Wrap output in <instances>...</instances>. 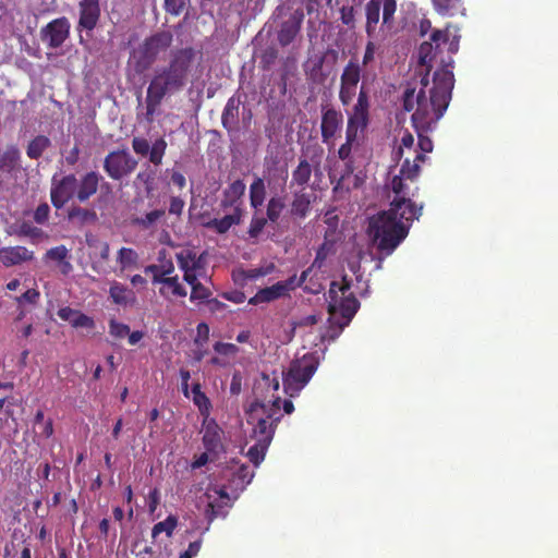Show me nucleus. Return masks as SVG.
<instances>
[{
  "label": "nucleus",
  "instance_id": "nucleus-53",
  "mask_svg": "<svg viewBox=\"0 0 558 558\" xmlns=\"http://www.w3.org/2000/svg\"><path fill=\"white\" fill-rule=\"evenodd\" d=\"M69 251L64 245L51 247L45 254V257L56 262H62L68 257Z\"/></svg>",
  "mask_w": 558,
  "mask_h": 558
},
{
  "label": "nucleus",
  "instance_id": "nucleus-54",
  "mask_svg": "<svg viewBox=\"0 0 558 558\" xmlns=\"http://www.w3.org/2000/svg\"><path fill=\"white\" fill-rule=\"evenodd\" d=\"M132 148L135 154L141 156L149 155L150 146L146 138L135 136L132 140Z\"/></svg>",
  "mask_w": 558,
  "mask_h": 558
},
{
  "label": "nucleus",
  "instance_id": "nucleus-7",
  "mask_svg": "<svg viewBox=\"0 0 558 558\" xmlns=\"http://www.w3.org/2000/svg\"><path fill=\"white\" fill-rule=\"evenodd\" d=\"M172 40V34L167 31L155 33L145 38V40L132 51L130 57L135 72L142 74L149 70L159 54L171 46Z\"/></svg>",
  "mask_w": 558,
  "mask_h": 558
},
{
  "label": "nucleus",
  "instance_id": "nucleus-37",
  "mask_svg": "<svg viewBox=\"0 0 558 558\" xmlns=\"http://www.w3.org/2000/svg\"><path fill=\"white\" fill-rule=\"evenodd\" d=\"M286 207V203L283 197L280 196H272L266 206V216L267 219L271 223H277L283 209Z\"/></svg>",
  "mask_w": 558,
  "mask_h": 558
},
{
  "label": "nucleus",
  "instance_id": "nucleus-22",
  "mask_svg": "<svg viewBox=\"0 0 558 558\" xmlns=\"http://www.w3.org/2000/svg\"><path fill=\"white\" fill-rule=\"evenodd\" d=\"M165 217L166 210L163 208L153 209L143 216H133L131 225L143 231H154L165 220Z\"/></svg>",
  "mask_w": 558,
  "mask_h": 558
},
{
  "label": "nucleus",
  "instance_id": "nucleus-8",
  "mask_svg": "<svg viewBox=\"0 0 558 558\" xmlns=\"http://www.w3.org/2000/svg\"><path fill=\"white\" fill-rule=\"evenodd\" d=\"M318 364V359L311 353L293 361L283 377L284 392L290 397L298 396L315 374Z\"/></svg>",
  "mask_w": 558,
  "mask_h": 558
},
{
  "label": "nucleus",
  "instance_id": "nucleus-5",
  "mask_svg": "<svg viewBox=\"0 0 558 558\" xmlns=\"http://www.w3.org/2000/svg\"><path fill=\"white\" fill-rule=\"evenodd\" d=\"M350 289L351 283L343 278L340 283L332 281L328 291L329 320L331 325H337L338 332L350 324L360 307V302Z\"/></svg>",
  "mask_w": 558,
  "mask_h": 558
},
{
  "label": "nucleus",
  "instance_id": "nucleus-27",
  "mask_svg": "<svg viewBox=\"0 0 558 558\" xmlns=\"http://www.w3.org/2000/svg\"><path fill=\"white\" fill-rule=\"evenodd\" d=\"M191 287L190 301L193 303H205L213 295L211 290L204 286L195 276H187L184 280Z\"/></svg>",
  "mask_w": 558,
  "mask_h": 558
},
{
  "label": "nucleus",
  "instance_id": "nucleus-13",
  "mask_svg": "<svg viewBox=\"0 0 558 558\" xmlns=\"http://www.w3.org/2000/svg\"><path fill=\"white\" fill-rule=\"evenodd\" d=\"M343 125V114L340 110L328 107L322 109L320 134L324 144L331 147L336 135Z\"/></svg>",
  "mask_w": 558,
  "mask_h": 558
},
{
  "label": "nucleus",
  "instance_id": "nucleus-64",
  "mask_svg": "<svg viewBox=\"0 0 558 558\" xmlns=\"http://www.w3.org/2000/svg\"><path fill=\"white\" fill-rule=\"evenodd\" d=\"M430 43L437 48V50L440 48L442 44H446L448 41V33L446 31L435 29L429 38Z\"/></svg>",
  "mask_w": 558,
  "mask_h": 558
},
{
  "label": "nucleus",
  "instance_id": "nucleus-46",
  "mask_svg": "<svg viewBox=\"0 0 558 558\" xmlns=\"http://www.w3.org/2000/svg\"><path fill=\"white\" fill-rule=\"evenodd\" d=\"M17 235L39 239L44 235V231L29 221H22L19 226Z\"/></svg>",
  "mask_w": 558,
  "mask_h": 558
},
{
  "label": "nucleus",
  "instance_id": "nucleus-50",
  "mask_svg": "<svg viewBox=\"0 0 558 558\" xmlns=\"http://www.w3.org/2000/svg\"><path fill=\"white\" fill-rule=\"evenodd\" d=\"M275 268H276L275 264L270 263L266 266L252 268V269L244 271V277L250 280H256L258 278L270 275L275 270Z\"/></svg>",
  "mask_w": 558,
  "mask_h": 558
},
{
  "label": "nucleus",
  "instance_id": "nucleus-14",
  "mask_svg": "<svg viewBox=\"0 0 558 558\" xmlns=\"http://www.w3.org/2000/svg\"><path fill=\"white\" fill-rule=\"evenodd\" d=\"M70 24L65 17L56 19L43 29V37L51 48H59L69 36Z\"/></svg>",
  "mask_w": 558,
  "mask_h": 558
},
{
  "label": "nucleus",
  "instance_id": "nucleus-42",
  "mask_svg": "<svg viewBox=\"0 0 558 558\" xmlns=\"http://www.w3.org/2000/svg\"><path fill=\"white\" fill-rule=\"evenodd\" d=\"M20 159V151L16 147L8 148L0 157V170L11 171Z\"/></svg>",
  "mask_w": 558,
  "mask_h": 558
},
{
  "label": "nucleus",
  "instance_id": "nucleus-6",
  "mask_svg": "<svg viewBox=\"0 0 558 558\" xmlns=\"http://www.w3.org/2000/svg\"><path fill=\"white\" fill-rule=\"evenodd\" d=\"M271 404L268 405L259 400L251 403L247 414V423L253 425L252 438L256 441L270 444L277 424L280 422V397L272 396Z\"/></svg>",
  "mask_w": 558,
  "mask_h": 558
},
{
  "label": "nucleus",
  "instance_id": "nucleus-36",
  "mask_svg": "<svg viewBox=\"0 0 558 558\" xmlns=\"http://www.w3.org/2000/svg\"><path fill=\"white\" fill-rule=\"evenodd\" d=\"M300 32V23L284 22L278 33V41L282 47L290 45Z\"/></svg>",
  "mask_w": 558,
  "mask_h": 558
},
{
  "label": "nucleus",
  "instance_id": "nucleus-63",
  "mask_svg": "<svg viewBox=\"0 0 558 558\" xmlns=\"http://www.w3.org/2000/svg\"><path fill=\"white\" fill-rule=\"evenodd\" d=\"M185 203L184 201L179 196H171L170 197V204H169V214L181 216L184 209Z\"/></svg>",
  "mask_w": 558,
  "mask_h": 558
},
{
  "label": "nucleus",
  "instance_id": "nucleus-4",
  "mask_svg": "<svg viewBox=\"0 0 558 558\" xmlns=\"http://www.w3.org/2000/svg\"><path fill=\"white\" fill-rule=\"evenodd\" d=\"M423 206L413 201L393 199L388 210H383L369 219L368 233L378 251L391 254L407 238L415 219L422 215Z\"/></svg>",
  "mask_w": 558,
  "mask_h": 558
},
{
  "label": "nucleus",
  "instance_id": "nucleus-28",
  "mask_svg": "<svg viewBox=\"0 0 558 558\" xmlns=\"http://www.w3.org/2000/svg\"><path fill=\"white\" fill-rule=\"evenodd\" d=\"M283 296H286V294L282 291V286L276 282L270 287L259 289L257 293L248 300V304L257 305L259 303H269Z\"/></svg>",
  "mask_w": 558,
  "mask_h": 558
},
{
  "label": "nucleus",
  "instance_id": "nucleus-38",
  "mask_svg": "<svg viewBox=\"0 0 558 558\" xmlns=\"http://www.w3.org/2000/svg\"><path fill=\"white\" fill-rule=\"evenodd\" d=\"M178 525V518L170 514L166 520L156 523L151 530V537L156 539L160 533H166L168 537H171Z\"/></svg>",
  "mask_w": 558,
  "mask_h": 558
},
{
  "label": "nucleus",
  "instance_id": "nucleus-9",
  "mask_svg": "<svg viewBox=\"0 0 558 558\" xmlns=\"http://www.w3.org/2000/svg\"><path fill=\"white\" fill-rule=\"evenodd\" d=\"M425 161V156L423 154L415 155L413 161L410 158H405L403 163L401 165L400 171L398 175H395L391 181V190L396 194L395 199H407L412 201L410 196H415L418 186H414L413 190L410 189L407 181L414 182L421 172L420 163Z\"/></svg>",
  "mask_w": 558,
  "mask_h": 558
},
{
  "label": "nucleus",
  "instance_id": "nucleus-32",
  "mask_svg": "<svg viewBox=\"0 0 558 558\" xmlns=\"http://www.w3.org/2000/svg\"><path fill=\"white\" fill-rule=\"evenodd\" d=\"M436 12L444 16H454L462 12V0H432Z\"/></svg>",
  "mask_w": 558,
  "mask_h": 558
},
{
  "label": "nucleus",
  "instance_id": "nucleus-58",
  "mask_svg": "<svg viewBox=\"0 0 558 558\" xmlns=\"http://www.w3.org/2000/svg\"><path fill=\"white\" fill-rule=\"evenodd\" d=\"M397 9L396 0H384L383 1V23L388 24L393 17Z\"/></svg>",
  "mask_w": 558,
  "mask_h": 558
},
{
  "label": "nucleus",
  "instance_id": "nucleus-12",
  "mask_svg": "<svg viewBox=\"0 0 558 558\" xmlns=\"http://www.w3.org/2000/svg\"><path fill=\"white\" fill-rule=\"evenodd\" d=\"M76 194L75 174H66L60 180L52 179L50 199L54 208L61 209Z\"/></svg>",
  "mask_w": 558,
  "mask_h": 558
},
{
  "label": "nucleus",
  "instance_id": "nucleus-17",
  "mask_svg": "<svg viewBox=\"0 0 558 558\" xmlns=\"http://www.w3.org/2000/svg\"><path fill=\"white\" fill-rule=\"evenodd\" d=\"M78 27L93 31L100 19L99 0H80L78 2Z\"/></svg>",
  "mask_w": 558,
  "mask_h": 558
},
{
  "label": "nucleus",
  "instance_id": "nucleus-24",
  "mask_svg": "<svg viewBox=\"0 0 558 558\" xmlns=\"http://www.w3.org/2000/svg\"><path fill=\"white\" fill-rule=\"evenodd\" d=\"M58 316L62 320L70 322L74 328H94L95 326L92 317L70 306L61 307L58 311Z\"/></svg>",
  "mask_w": 558,
  "mask_h": 558
},
{
  "label": "nucleus",
  "instance_id": "nucleus-20",
  "mask_svg": "<svg viewBox=\"0 0 558 558\" xmlns=\"http://www.w3.org/2000/svg\"><path fill=\"white\" fill-rule=\"evenodd\" d=\"M242 104L241 97L233 95L230 97L221 114V124L229 133L239 129V109Z\"/></svg>",
  "mask_w": 558,
  "mask_h": 558
},
{
  "label": "nucleus",
  "instance_id": "nucleus-21",
  "mask_svg": "<svg viewBox=\"0 0 558 558\" xmlns=\"http://www.w3.org/2000/svg\"><path fill=\"white\" fill-rule=\"evenodd\" d=\"M109 298L113 304L123 307H132L137 301L135 292L119 281L110 283Z\"/></svg>",
  "mask_w": 558,
  "mask_h": 558
},
{
  "label": "nucleus",
  "instance_id": "nucleus-39",
  "mask_svg": "<svg viewBox=\"0 0 558 558\" xmlns=\"http://www.w3.org/2000/svg\"><path fill=\"white\" fill-rule=\"evenodd\" d=\"M366 11V32L371 34L377 23L379 22L380 14V1L379 0H369L365 8Z\"/></svg>",
  "mask_w": 558,
  "mask_h": 558
},
{
  "label": "nucleus",
  "instance_id": "nucleus-2",
  "mask_svg": "<svg viewBox=\"0 0 558 558\" xmlns=\"http://www.w3.org/2000/svg\"><path fill=\"white\" fill-rule=\"evenodd\" d=\"M420 84L418 89L408 87L404 90L403 109L413 111L411 122L414 130L434 131L450 102L454 76L451 70L441 68L435 71L432 84L426 76Z\"/></svg>",
  "mask_w": 558,
  "mask_h": 558
},
{
  "label": "nucleus",
  "instance_id": "nucleus-26",
  "mask_svg": "<svg viewBox=\"0 0 558 558\" xmlns=\"http://www.w3.org/2000/svg\"><path fill=\"white\" fill-rule=\"evenodd\" d=\"M221 428L215 421H210L206 424L204 435H203V445L207 452H217L221 447Z\"/></svg>",
  "mask_w": 558,
  "mask_h": 558
},
{
  "label": "nucleus",
  "instance_id": "nucleus-59",
  "mask_svg": "<svg viewBox=\"0 0 558 558\" xmlns=\"http://www.w3.org/2000/svg\"><path fill=\"white\" fill-rule=\"evenodd\" d=\"M414 146V136L409 132L405 131L400 140V145L398 147V150L396 155L401 158L404 149H412Z\"/></svg>",
  "mask_w": 558,
  "mask_h": 558
},
{
  "label": "nucleus",
  "instance_id": "nucleus-47",
  "mask_svg": "<svg viewBox=\"0 0 558 558\" xmlns=\"http://www.w3.org/2000/svg\"><path fill=\"white\" fill-rule=\"evenodd\" d=\"M417 133V147L420 149L418 154H423L426 157V154L432 153L434 148V143L432 138L428 136V133L432 131H421L415 130Z\"/></svg>",
  "mask_w": 558,
  "mask_h": 558
},
{
  "label": "nucleus",
  "instance_id": "nucleus-18",
  "mask_svg": "<svg viewBox=\"0 0 558 558\" xmlns=\"http://www.w3.org/2000/svg\"><path fill=\"white\" fill-rule=\"evenodd\" d=\"M245 190V183L241 179L233 181L227 189H225L220 207L222 209L233 208V210H239L243 216L244 210L242 208V197Z\"/></svg>",
  "mask_w": 558,
  "mask_h": 558
},
{
  "label": "nucleus",
  "instance_id": "nucleus-52",
  "mask_svg": "<svg viewBox=\"0 0 558 558\" xmlns=\"http://www.w3.org/2000/svg\"><path fill=\"white\" fill-rule=\"evenodd\" d=\"M268 221L269 220L267 219V217L265 218L254 216L251 220L250 228L247 231L250 238H258V235L262 233Z\"/></svg>",
  "mask_w": 558,
  "mask_h": 558
},
{
  "label": "nucleus",
  "instance_id": "nucleus-43",
  "mask_svg": "<svg viewBox=\"0 0 558 558\" xmlns=\"http://www.w3.org/2000/svg\"><path fill=\"white\" fill-rule=\"evenodd\" d=\"M167 142L165 138L160 137L153 143L149 151V161L155 166H159L162 163V158L166 154Z\"/></svg>",
  "mask_w": 558,
  "mask_h": 558
},
{
  "label": "nucleus",
  "instance_id": "nucleus-11",
  "mask_svg": "<svg viewBox=\"0 0 558 558\" xmlns=\"http://www.w3.org/2000/svg\"><path fill=\"white\" fill-rule=\"evenodd\" d=\"M137 165L138 161L126 149L110 151L104 159V170L116 181L130 175Z\"/></svg>",
  "mask_w": 558,
  "mask_h": 558
},
{
  "label": "nucleus",
  "instance_id": "nucleus-51",
  "mask_svg": "<svg viewBox=\"0 0 558 558\" xmlns=\"http://www.w3.org/2000/svg\"><path fill=\"white\" fill-rule=\"evenodd\" d=\"M109 333L117 339H122L130 333V327L124 323L111 319L109 322Z\"/></svg>",
  "mask_w": 558,
  "mask_h": 558
},
{
  "label": "nucleus",
  "instance_id": "nucleus-44",
  "mask_svg": "<svg viewBox=\"0 0 558 558\" xmlns=\"http://www.w3.org/2000/svg\"><path fill=\"white\" fill-rule=\"evenodd\" d=\"M269 445L270 444L267 442L256 441L255 445L250 447L247 451V457L255 466H258L260 462L264 460Z\"/></svg>",
  "mask_w": 558,
  "mask_h": 558
},
{
  "label": "nucleus",
  "instance_id": "nucleus-41",
  "mask_svg": "<svg viewBox=\"0 0 558 558\" xmlns=\"http://www.w3.org/2000/svg\"><path fill=\"white\" fill-rule=\"evenodd\" d=\"M254 473L251 471L248 465H241L236 469L232 474V478L230 480L236 488L243 489L247 484L251 483Z\"/></svg>",
  "mask_w": 558,
  "mask_h": 558
},
{
  "label": "nucleus",
  "instance_id": "nucleus-3",
  "mask_svg": "<svg viewBox=\"0 0 558 558\" xmlns=\"http://www.w3.org/2000/svg\"><path fill=\"white\" fill-rule=\"evenodd\" d=\"M193 47L175 49L171 52L167 66L158 69L151 77L146 92L145 120L153 123L155 116L167 95L182 90L189 80L196 57Z\"/></svg>",
  "mask_w": 558,
  "mask_h": 558
},
{
  "label": "nucleus",
  "instance_id": "nucleus-56",
  "mask_svg": "<svg viewBox=\"0 0 558 558\" xmlns=\"http://www.w3.org/2000/svg\"><path fill=\"white\" fill-rule=\"evenodd\" d=\"M278 58V50L274 47L266 48L260 56V63L264 69H269Z\"/></svg>",
  "mask_w": 558,
  "mask_h": 558
},
{
  "label": "nucleus",
  "instance_id": "nucleus-55",
  "mask_svg": "<svg viewBox=\"0 0 558 558\" xmlns=\"http://www.w3.org/2000/svg\"><path fill=\"white\" fill-rule=\"evenodd\" d=\"M50 215V207L47 203H41L34 211V220L38 225H44L48 221Z\"/></svg>",
  "mask_w": 558,
  "mask_h": 558
},
{
  "label": "nucleus",
  "instance_id": "nucleus-57",
  "mask_svg": "<svg viewBox=\"0 0 558 558\" xmlns=\"http://www.w3.org/2000/svg\"><path fill=\"white\" fill-rule=\"evenodd\" d=\"M340 20L341 22L349 26V27H354V23H355V10L352 5H344L341 8L340 10Z\"/></svg>",
  "mask_w": 558,
  "mask_h": 558
},
{
  "label": "nucleus",
  "instance_id": "nucleus-31",
  "mask_svg": "<svg viewBox=\"0 0 558 558\" xmlns=\"http://www.w3.org/2000/svg\"><path fill=\"white\" fill-rule=\"evenodd\" d=\"M193 403L197 407L202 416L207 418L210 415L211 402L205 392L202 391L201 384L192 386Z\"/></svg>",
  "mask_w": 558,
  "mask_h": 558
},
{
  "label": "nucleus",
  "instance_id": "nucleus-19",
  "mask_svg": "<svg viewBox=\"0 0 558 558\" xmlns=\"http://www.w3.org/2000/svg\"><path fill=\"white\" fill-rule=\"evenodd\" d=\"M34 259V252L25 246H7L0 251V263L5 267L21 265Z\"/></svg>",
  "mask_w": 558,
  "mask_h": 558
},
{
  "label": "nucleus",
  "instance_id": "nucleus-25",
  "mask_svg": "<svg viewBox=\"0 0 558 558\" xmlns=\"http://www.w3.org/2000/svg\"><path fill=\"white\" fill-rule=\"evenodd\" d=\"M242 215L239 210H233L232 214L226 215L225 217L218 219L214 218L203 226L207 229L215 230L219 234H223L229 231L232 226H238L242 221Z\"/></svg>",
  "mask_w": 558,
  "mask_h": 558
},
{
  "label": "nucleus",
  "instance_id": "nucleus-29",
  "mask_svg": "<svg viewBox=\"0 0 558 558\" xmlns=\"http://www.w3.org/2000/svg\"><path fill=\"white\" fill-rule=\"evenodd\" d=\"M68 219L72 223L86 225L97 221V214L93 209L84 208L81 206H72L68 210Z\"/></svg>",
  "mask_w": 558,
  "mask_h": 558
},
{
  "label": "nucleus",
  "instance_id": "nucleus-16",
  "mask_svg": "<svg viewBox=\"0 0 558 558\" xmlns=\"http://www.w3.org/2000/svg\"><path fill=\"white\" fill-rule=\"evenodd\" d=\"M102 180V175L96 171H88L82 175L80 180L76 179V199L80 203L87 202L97 193L100 181Z\"/></svg>",
  "mask_w": 558,
  "mask_h": 558
},
{
  "label": "nucleus",
  "instance_id": "nucleus-49",
  "mask_svg": "<svg viewBox=\"0 0 558 558\" xmlns=\"http://www.w3.org/2000/svg\"><path fill=\"white\" fill-rule=\"evenodd\" d=\"M333 247V243L329 241H325L317 250L316 256L312 263V267L320 268L326 260L327 256L331 252Z\"/></svg>",
  "mask_w": 558,
  "mask_h": 558
},
{
  "label": "nucleus",
  "instance_id": "nucleus-60",
  "mask_svg": "<svg viewBox=\"0 0 558 558\" xmlns=\"http://www.w3.org/2000/svg\"><path fill=\"white\" fill-rule=\"evenodd\" d=\"M205 257L206 252H203L202 254L195 253V259L191 266V274L197 275V278L204 277L203 272L205 271Z\"/></svg>",
  "mask_w": 558,
  "mask_h": 558
},
{
  "label": "nucleus",
  "instance_id": "nucleus-61",
  "mask_svg": "<svg viewBox=\"0 0 558 558\" xmlns=\"http://www.w3.org/2000/svg\"><path fill=\"white\" fill-rule=\"evenodd\" d=\"M186 0H165V9L172 15H179L185 8Z\"/></svg>",
  "mask_w": 558,
  "mask_h": 558
},
{
  "label": "nucleus",
  "instance_id": "nucleus-48",
  "mask_svg": "<svg viewBox=\"0 0 558 558\" xmlns=\"http://www.w3.org/2000/svg\"><path fill=\"white\" fill-rule=\"evenodd\" d=\"M89 247H93L95 252L99 255L100 259L107 262L109 259L110 247L108 242L99 241L97 239H88L86 240Z\"/></svg>",
  "mask_w": 558,
  "mask_h": 558
},
{
  "label": "nucleus",
  "instance_id": "nucleus-40",
  "mask_svg": "<svg viewBox=\"0 0 558 558\" xmlns=\"http://www.w3.org/2000/svg\"><path fill=\"white\" fill-rule=\"evenodd\" d=\"M437 51H438L437 48H435V46L430 41H424L420 46L418 59H420V63L422 65L427 66L426 76L428 75V72L433 66L432 61L435 59Z\"/></svg>",
  "mask_w": 558,
  "mask_h": 558
},
{
  "label": "nucleus",
  "instance_id": "nucleus-34",
  "mask_svg": "<svg viewBox=\"0 0 558 558\" xmlns=\"http://www.w3.org/2000/svg\"><path fill=\"white\" fill-rule=\"evenodd\" d=\"M195 253L196 252L192 248H183L175 254L178 266L183 271V280H185L187 276H195L190 271L195 259Z\"/></svg>",
  "mask_w": 558,
  "mask_h": 558
},
{
  "label": "nucleus",
  "instance_id": "nucleus-33",
  "mask_svg": "<svg viewBox=\"0 0 558 558\" xmlns=\"http://www.w3.org/2000/svg\"><path fill=\"white\" fill-rule=\"evenodd\" d=\"M311 197L306 193H296L291 204V214L299 218H305L310 211Z\"/></svg>",
  "mask_w": 558,
  "mask_h": 558
},
{
  "label": "nucleus",
  "instance_id": "nucleus-10",
  "mask_svg": "<svg viewBox=\"0 0 558 558\" xmlns=\"http://www.w3.org/2000/svg\"><path fill=\"white\" fill-rule=\"evenodd\" d=\"M306 156L300 158L299 165L292 171L291 185L305 186L311 180L312 172L315 174L322 172L324 148L318 144L307 146Z\"/></svg>",
  "mask_w": 558,
  "mask_h": 558
},
{
  "label": "nucleus",
  "instance_id": "nucleus-30",
  "mask_svg": "<svg viewBox=\"0 0 558 558\" xmlns=\"http://www.w3.org/2000/svg\"><path fill=\"white\" fill-rule=\"evenodd\" d=\"M266 199V184L263 178L255 177L250 185V205L254 209L263 206Z\"/></svg>",
  "mask_w": 558,
  "mask_h": 558
},
{
  "label": "nucleus",
  "instance_id": "nucleus-23",
  "mask_svg": "<svg viewBox=\"0 0 558 558\" xmlns=\"http://www.w3.org/2000/svg\"><path fill=\"white\" fill-rule=\"evenodd\" d=\"M159 295L165 300L172 301L178 298H185L187 291L184 286L180 282L178 275L169 276L160 281Z\"/></svg>",
  "mask_w": 558,
  "mask_h": 558
},
{
  "label": "nucleus",
  "instance_id": "nucleus-1",
  "mask_svg": "<svg viewBox=\"0 0 558 558\" xmlns=\"http://www.w3.org/2000/svg\"><path fill=\"white\" fill-rule=\"evenodd\" d=\"M355 104L347 111L345 142L338 149L339 159L351 158L352 149L360 144L371 123V96L367 88V74L363 73L360 62L352 58L340 75L339 100L343 107Z\"/></svg>",
  "mask_w": 558,
  "mask_h": 558
},
{
  "label": "nucleus",
  "instance_id": "nucleus-62",
  "mask_svg": "<svg viewBox=\"0 0 558 558\" xmlns=\"http://www.w3.org/2000/svg\"><path fill=\"white\" fill-rule=\"evenodd\" d=\"M214 350L221 355H231L238 353L239 348L233 343L216 342L214 344Z\"/></svg>",
  "mask_w": 558,
  "mask_h": 558
},
{
  "label": "nucleus",
  "instance_id": "nucleus-35",
  "mask_svg": "<svg viewBox=\"0 0 558 558\" xmlns=\"http://www.w3.org/2000/svg\"><path fill=\"white\" fill-rule=\"evenodd\" d=\"M50 144L51 142L47 136L37 135L29 142L26 154L31 159H38Z\"/></svg>",
  "mask_w": 558,
  "mask_h": 558
},
{
  "label": "nucleus",
  "instance_id": "nucleus-15",
  "mask_svg": "<svg viewBox=\"0 0 558 558\" xmlns=\"http://www.w3.org/2000/svg\"><path fill=\"white\" fill-rule=\"evenodd\" d=\"M158 264H150L144 268L146 275H151V283L157 284L174 272V264L168 256L166 248L158 252Z\"/></svg>",
  "mask_w": 558,
  "mask_h": 558
},
{
  "label": "nucleus",
  "instance_id": "nucleus-45",
  "mask_svg": "<svg viewBox=\"0 0 558 558\" xmlns=\"http://www.w3.org/2000/svg\"><path fill=\"white\" fill-rule=\"evenodd\" d=\"M138 255L137 253L130 247H122L118 252V263L121 266V269H126L131 266H134L137 263Z\"/></svg>",
  "mask_w": 558,
  "mask_h": 558
}]
</instances>
